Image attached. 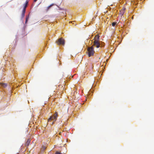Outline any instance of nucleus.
<instances>
[{
  "instance_id": "1",
  "label": "nucleus",
  "mask_w": 154,
  "mask_h": 154,
  "mask_svg": "<svg viewBox=\"0 0 154 154\" xmlns=\"http://www.w3.org/2000/svg\"><path fill=\"white\" fill-rule=\"evenodd\" d=\"M58 116V113L57 112H56L55 114L53 115V116H51L48 119V122H50L53 121V122L52 124H53L55 121L57 119Z\"/></svg>"
},
{
  "instance_id": "2",
  "label": "nucleus",
  "mask_w": 154,
  "mask_h": 154,
  "mask_svg": "<svg viewBox=\"0 0 154 154\" xmlns=\"http://www.w3.org/2000/svg\"><path fill=\"white\" fill-rule=\"evenodd\" d=\"M88 55L89 57L93 55L94 51V50L93 47L92 46L88 48Z\"/></svg>"
},
{
  "instance_id": "3",
  "label": "nucleus",
  "mask_w": 154,
  "mask_h": 154,
  "mask_svg": "<svg viewBox=\"0 0 154 154\" xmlns=\"http://www.w3.org/2000/svg\"><path fill=\"white\" fill-rule=\"evenodd\" d=\"M57 43L58 45H64L65 44V41L62 38H60L58 39L57 42Z\"/></svg>"
},
{
  "instance_id": "4",
  "label": "nucleus",
  "mask_w": 154,
  "mask_h": 154,
  "mask_svg": "<svg viewBox=\"0 0 154 154\" xmlns=\"http://www.w3.org/2000/svg\"><path fill=\"white\" fill-rule=\"evenodd\" d=\"M96 46L97 48H99L100 46V43L99 41H94V43L92 46Z\"/></svg>"
},
{
  "instance_id": "5",
  "label": "nucleus",
  "mask_w": 154,
  "mask_h": 154,
  "mask_svg": "<svg viewBox=\"0 0 154 154\" xmlns=\"http://www.w3.org/2000/svg\"><path fill=\"white\" fill-rule=\"evenodd\" d=\"M99 36L98 35H97L95 36L94 41H99Z\"/></svg>"
},
{
  "instance_id": "6",
  "label": "nucleus",
  "mask_w": 154,
  "mask_h": 154,
  "mask_svg": "<svg viewBox=\"0 0 154 154\" xmlns=\"http://www.w3.org/2000/svg\"><path fill=\"white\" fill-rule=\"evenodd\" d=\"M25 11H26V10L25 9V8H23V11H22V15H21V16H22V18L24 17L25 16Z\"/></svg>"
},
{
  "instance_id": "7",
  "label": "nucleus",
  "mask_w": 154,
  "mask_h": 154,
  "mask_svg": "<svg viewBox=\"0 0 154 154\" xmlns=\"http://www.w3.org/2000/svg\"><path fill=\"white\" fill-rule=\"evenodd\" d=\"M54 5V4H51V5H50L49 6H48L47 8L46 9V11H48V10H49V9H50V8L51 7H52V6H53Z\"/></svg>"
},
{
  "instance_id": "8",
  "label": "nucleus",
  "mask_w": 154,
  "mask_h": 154,
  "mask_svg": "<svg viewBox=\"0 0 154 154\" xmlns=\"http://www.w3.org/2000/svg\"><path fill=\"white\" fill-rule=\"evenodd\" d=\"M125 10V8H124L123 9V10H121L120 11V13L122 15L124 13V11Z\"/></svg>"
},
{
  "instance_id": "9",
  "label": "nucleus",
  "mask_w": 154,
  "mask_h": 154,
  "mask_svg": "<svg viewBox=\"0 0 154 154\" xmlns=\"http://www.w3.org/2000/svg\"><path fill=\"white\" fill-rule=\"evenodd\" d=\"M28 4V1L27 0L26 1V3L24 4V7L23 8H25V10H26V7H27Z\"/></svg>"
},
{
  "instance_id": "10",
  "label": "nucleus",
  "mask_w": 154,
  "mask_h": 154,
  "mask_svg": "<svg viewBox=\"0 0 154 154\" xmlns=\"http://www.w3.org/2000/svg\"><path fill=\"white\" fill-rule=\"evenodd\" d=\"M0 85H1L3 87H5L7 86V85L6 84L3 83H0Z\"/></svg>"
},
{
  "instance_id": "11",
  "label": "nucleus",
  "mask_w": 154,
  "mask_h": 154,
  "mask_svg": "<svg viewBox=\"0 0 154 154\" xmlns=\"http://www.w3.org/2000/svg\"><path fill=\"white\" fill-rule=\"evenodd\" d=\"M30 139H28L27 140V141L26 143V145L27 146H28L30 143Z\"/></svg>"
},
{
  "instance_id": "12",
  "label": "nucleus",
  "mask_w": 154,
  "mask_h": 154,
  "mask_svg": "<svg viewBox=\"0 0 154 154\" xmlns=\"http://www.w3.org/2000/svg\"><path fill=\"white\" fill-rule=\"evenodd\" d=\"M29 18V15H28L27 16H26V22L25 23H26L27 22Z\"/></svg>"
},
{
  "instance_id": "13",
  "label": "nucleus",
  "mask_w": 154,
  "mask_h": 154,
  "mask_svg": "<svg viewBox=\"0 0 154 154\" xmlns=\"http://www.w3.org/2000/svg\"><path fill=\"white\" fill-rule=\"evenodd\" d=\"M116 23H116V22H113V23H112V26H115L116 25Z\"/></svg>"
},
{
  "instance_id": "14",
  "label": "nucleus",
  "mask_w": 154,
  "mask_h": 154,
  "mask_svg": "<svg viewBox=\"0 0 154 154\" xmlns=\"http://www.w3.org/2000/svg\"><path fill=\"white\" fill-rule=\"evenodd\" d=\"M55 154H61V153L59 152H57Z\"/></svg>"
},
{
  "instance_id": "15",
  "label": "nucleus",
  "mask_w": 154,
  "mask_h": 154,
  "mask_svg": "<svg viewBox=\"0 0 154 154\" xmlns=\"http://www.w3.org/2000/svg\"><path fill=\"white\" fill-rule=\"evenodd\" d=\"M37 0H34V2H36V1H37Z\"/></svg>"
}]
</instances>
